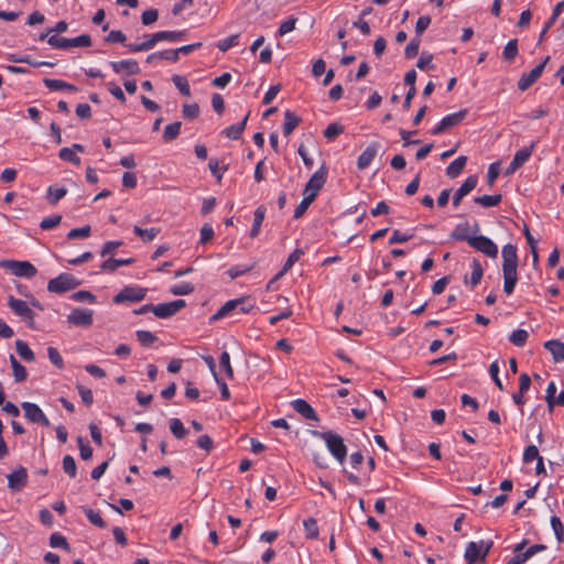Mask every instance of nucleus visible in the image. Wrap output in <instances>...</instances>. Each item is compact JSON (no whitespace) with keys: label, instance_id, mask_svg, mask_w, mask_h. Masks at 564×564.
<instances>
[{"label":"nucleus","instance_id":"obj_14","mask_svg":"<svg viewBox=\"0 0 564 564\" xmlns=\"http://www.w3.org/2000/svg\"><path fill=\"white\" fill-rule=\"evenodd\" d=\"M186 306L184 300H175L154 305L153 314L159 318H170Z\"/></svg>","mask_w":564,"mask_h":564},{"label":"nucleus","instance_id":"obj_17","mask_svg":"<svg viewBox=\"0 0 564 564\" xmlns=\"http://www.w3.org/2000/svg\"><path fill=\"white\" fill-rule=\"evenodd\" d=\"M381 149V144L377 141L371 142L358 156L357 159V167L359 170L367 169L373 159L377 156L378 152Z\"/></svg>","mask_w":564,"mask_h":564},{"label":"nucleus","instance_id":"obj_49","mask_svg":"<svg viewBox=\"0 0 564 564\" xmlns=\"http://www.w3.org/2000/svg\"><path fill=\"white\" fill-rule=\"evenodd\" d=\"M63 469L70 478H75L77 475V467L73 456L66 455L63 458Z\"/></svg>","mask_w":564,"mask_h":564},{"label":"nucleus","instance_id":"obj_4","mask_svg":"<svg viewBox=\"0 0 564 564\" xmlns=\"http://www.w3.org/2000/svg\"><path fill=\"white\" fill-rule=\"evenodd\" d=\"M492 547V541H479L469 542L465 550V560L468 564H475L477 562H485L490 549Z\"/></svg>","mask_w":564,"mask_h":564},{"label":"nucleus","instance_id":"obj_12","mask_svg":"<svg viewBox=\"0 0 564 564\" xmlns=\"http://www.w3.org/2000/svg\"><path fill=\"white\" fill-rule=\"evenodd\" d=\"M467 113V109H462L458 112L445 116L441 122L431 130V133L434 135L441 134L446 130L459 124L466 118Z\"/></svg>","mask_w":564,"mask_h":564},{"label":"nucleus","instance_id":"obj_26","mask_svg":"<svg viewBox=\"0 0 564 564\" xmlns=\"http://www.w3.org/2000/svg\"><path fill=\"white\" fill-rule=\"evenodd\" d=\"M300 122H301L300 117H297L291 110H286L284 112L283 134L285 137H289L294 131V129L299 126Z\"/></svg>","mask_w":564,"mask_h":564},{"label":"nucleus","instance_id":"obj_11","mask_svg":"<svg viewBox=\"0 0 564 564\" xmlns=\"http://www.w3.org/2000/svg\"><path fill=\"white\" fill-rule=\"evenodd\" d=\"M327 171L324 166L317 170L308 180L305 185L303 195L312 196L313 199L317 197L318 192L323 188L326 182Z\"/></svg>","mask_w":564,"mask_h":564},{"label":"nucleus","instance_id":"obj_42","mask_svg":"<svg viewBox=\"0 0 564 564\" xmlns=\"http://www.w3.org/2000/svg\"><path fill=\"white\" fill-rule=\"evenodd\" d=\"M303 250L301 249H295L286 259L282 270L279 272V274L275 276V279H278L279 276L283 275L285 272H288L292 267L293 264L299 261V259L301 258V256L303 254Z\"/></svg>","mask_w":564,"mask_h":564},{"label":"nucleus","instance_id":"obj_48","mask_svg":"<svg viewBox=\"0 0 564 564\" xmlns=\"http://www.w3.org/2000/svg\"><path fill=\"white\" fill-rule=\"evenodd\" d=\"M91 228L89 225L79 227V228H73L68 231L67 238L68 239H83L88 238L90 236Z\"/></svg>","mask_w":564,"mask_h":564},{"label":"nucleus","instance_id":"obj_28","mask_svg":"<svg viewBox=\"0 0 564 564\" xmlns=\"http://www.w3.org/2000/svg\"><path fill=\"white\" fill-rule=\"evenodd\" d=\"M267 208L263 205H260L254 210L253 224L250 230V237L256 238L261 229V225L263 223L265 216Z\"/></svg>","mask_w":564,"mask_h":564},{"label":"nucleus","instance_id":"obj_10","mask_svg":"<svg viewBox=\"0 0 564 564\" xmlns=\"http://www.w3.org/2000/svg\"><path fill=\"white\" fill-rule=\"evenodd\" d=\"M469 246L489 258H497L498 256L497 245L486 236H474L469 240Z\"/></svg>","mask_w":564,"mask_h":564},{"label":"nucleus","instance_id":"obj_59","mask_svg":"<svg viewBox=\"0 0 564 564\" xmlns=\"http://www.w3.org/2000/svg\"><path fill=\"white\" fill-rule=\"evenodd\" d=\"M238 39H239V34L230 35L224 40H220L217 43V47L219 48V51L226 52L229 48H231L232 46H236L238 44Z\"/></svg>","mask_w":564,"mask_h":564},{"label":"nucleus","instance_id":"obj_25","mask_svg":"<svg viewBox=\"0 0 564 564\" xmlns=\"http://www.w3.org/2000/svg\"><path fill=\"white\" fill-rule=\"evenodd\" d=\"M544 347L552 354L555 361L564 360V343L552 339L545 341Z\"/></svg>","mask_w":564,"mask_h":564},{"label":"nucleus","instance_id":"obj_38","mask_svg":"<svg viewBox=\"0 0 564 564\" xmlns=\"http://www.w3.org/2000/svg\"><path fill=\"white\" fill-rule=\"evenodd\" d=\"M170 430L172 434L178 440L184 438L188 433L182 421L177 417H173L170 420Z\"/></svg>","mask_w":564,"mask_h":564},{"label":"nucleus","instance_id":"obj_58","mask_svg":"<svg viewBox=\"0 0 564 564\" xmlns=\"http://www.w3.org/2000/svg\"><path fill=\"white\" fill-rule=\"evenodd\" d=\"M315 199H313L312 196H307V195H304L303 199L301 200V203L296 206L295 210H294V218H300L302 217L305 212L307 210L308 206L314 202Z\"/></svg>","mask_w":564,"mask_h":564},{"label":"nucleus","instance_id":"obj_55","mask_svg":"<svg viewBox=\"0 0 564 564\" xmlns=\"http://www.w3.org/2000/svg\"><path fill=\"white\" fill-rule=\"evenodd\" d=\"M344 127L337 122H333L327 126V128L324 130V137L328 140H333L336 137H338L340 133H343Z\"/></svg>","mask_w":564,"mask_h":564},{"label":"nucleus","instance_id":"obj_21","mask_svg":"<svg viewBox=\"0 0 564 564\" xmlns=\"http://www.w3.org/2000/svg\"><path fill=\"white\" fill-rule=\"evenodd\" d=\"M293 409L306 420L318 421L316 411L303 399H296L292 402Z\"/></svg>","mask_w":564,"mask_h":564},{"label":"nucleus","instance_id":"obj_7","mask_svg":"<svg viewBox=\"0 0 564 564\" xmlns=\"http://www.w3.org/2000/svg\"><path fill=\"white\" fill-rule=\"evenodd\" d=\"M21 408L24 411V416L29 422L45 427L51 425L50 420L37 404L25 401L21 403Z\"/></svg>","mask_w":564,"mask_h":564},{"label":"nucleus","instance_id":"obj_61","mask_svg":"<svg viewBox=\"0 0 564 564\" xmlns=\"http://www.w3.org/2000/svg\"><path fill=\"white\" fill-rule=\"evenodd\" d=\"M219 364H220V367L225 370L227 377L229 379H232L234 378V370H232V367L230 365V356L227 351H223L220 357H219Z\"/></svg>","mask_w":564,"mask_h":564},{"label":"nucleus","instance_id":"obj_23","mask_svg":"<svg viewBox=\"0 0 564 564\" xmlns=\"http://www.w3.org/2000/svg\"><path fill=\"white\" fill-rule=\"evenodd\" d=\"M134 262V259L133 258H128V259H115V258H109L107 260H105L101 264H100V271L101 272H106V273H112L115 272L119 267H122V265H129V264H132Z\"/></svg>","mask_w":564,"mask_h":564},{"label":"nucleus","instance_id":"obj_31","mask_svg":"<svg viewBox=\"0 0 564 564\" xmlns=\"http://www.w3.org/2000/svg\"><path fill=\"white\" fill-rule=\"evenodd\" d=\"M160 41H166L170 43H176L184 40L187 36L186 30L175 31H159Z\"/></svg>","mask_w":564,"mask_h":564},{"label":"nucleus","instance_id":"obj_57","mask_svg":"<svg viewBox=\"0 0 564 564\" xmlns=\"http://www.w3.org/2000/svg\"><path fill=\"white\" fill-rule=\"evenodd\" d=\"M61 215H52L50 217L42 219V221L40 223V227L43 230H50L57 227L61 224Z\"/></svg>","mask_w":564,"mask_h":564},{"label":"nucleus","instance_id":"obj_32","mask_svg":"<svg viewBox=\"0 0 564 564\" xmlns=\"http://www.w3.org/2000/svg\"><path fill=\"white\" fill-rule=\"evenodd\" d=\"M10 364L12 367L14 380L17 382H23L28 377L25 367L21 365L13 355H10Z\"/></svg>","mask_w":564,"mask_h":564},{"label":"nucleus","instance_id":"obj_40","mask_svg":"<svg viewBox=\"0 0 564 564\" xmlns=\"http://www.w3.org/2000/svg\"><path fill=\"white\" fill-rule=\"evenodd\" d=\"M83 511L85 512L88 520L98 528H106L107 524L101 518L100 513L98 511L93 510L91 508L83 507Z\"/></svg>","mask_w":564,"mask_h":564},{"label":"nucleus","instance_id":"obj_44","mask_svg":"<svg viewBox=\"0 0 564 564\" xmlns=\"http://www.w3.org/2000/svg\"><path fill=\"white\" fill-rule=\"evenodd\" d=\"M58 156L61 160L70 162L74 165H79L82 162L80 158L70 148H62L58 152Z\"/></svg>","mask_w":564,"mask_h":564},{"label":"nucleus","instance_id":"obj_8","mask_svg":"<svg viewBox=\"0 0 564 564\" xmlns=\"http://www.w3.org/2000/svg\"><path fill=\"white\" fill-rule=\"evenodd\" d=\"M148 290L141 286H124L115 297L113 303L121 304L123 302H140L144 300Z\"/></svg>","mask_w":564,"mask_h":564},{"label":"nucleus","instance_id":"obj_62","mask_svg":"<svg viewBox=\"0 0 564 564\" xmlns=\"http://www.w3.org/2000/svg\"><path fill=\"white\" fill-rule=\"evenodd\" d=\"M47 356H48V359L51 360V362L54 366H56L58 369H63L64 368L63 358H62L61 354L58 352V350L55 347L50 346L47 348Z\"/></svg>","mask_w":564,"mask_h":564},{"label":"nucleus","instance_id":"obj_19","mask_svg":"<svg viewBox=\"0 0 564 564\" xmlns=\"http://www.w3.org/2000/svg\"><path fill=\"white\" fill-rule=\"evenodd\" d=\"M478 183V178L476 175L468 176L465 182L459 186V188L455 192L453 196V206L458 207L462 199L468 195Z\"/></svg>","mask_w":564,"mask_h":564},{"label":"nucleus","instance_id":"obj_9","mask_svg":"<svg viewBox=\"0 0 564 564\" xmlns=\"http://www.w3.org/2000/svg\"><path fill=\"white\" fill-rule=\"evenodd\" d=\"M8 305L15 315L26 321L30 327H34L35 314L24 301L9 296Z\"/></svg>","mask_w":564,"mask_h":564},{"label":"nucleus","instance_id":"obj_35","mask_svg":"<svg viewBox=\"0 0 564 564\" xmlns=\"http://www.w3.org/2000/svg\"><path fill=\"white\" fill-rule=\"evenodd\" d=\"M535 147V142H532L529 147H524L523 149L517 151L513 156L514 165L519 164L522 166L531 156L533 149Z\"/></svg>","mask_w":564,"mask_h":564},{"label":"nucleus","instance_id":"obj_51","mask_svg":"<svg viewBox=\"0 0 564 564\" xmlns=\"http://www.w3.org/2000/svg\"><path fill=\"white\" fill-rule=\"evenodd\" d=\"M47 43L53 47L57 50H67L69 48V39L59 37L57 35H51L47 37Z\"/></svg>","mask_w":564,"mask_h":564},{"label":"nucleus","instance_id":"obj_46","mask_svg":"<svg viewBox=\"0 0 564 564\" xmlns=\"http://www.w3.org/2000/svg\"><path fill=\"white\" fill-rule=\"evenodd\" d=\"M172 82L183 96H191V88L186 78L181 75H173Z\"/></svg>","mask_w":564,"mask_h":564},{"label":"nucleus","instance_id":"obj_15","mask_svg":"<svg viewBox=\"0 0 564 564\" xmlns=\"http://www.w3.org/2000/svg\"><path fill=\"white\" fill-rule=\"evenodd\" d=\"M94 312L86 308H74L67 316V322L77 327H89L94 322Z\"/></svg>","mask_w":564,"mask_h":564},{"label":"nucleus","instance_id":"obj_1","mask_svg":"<svg viewBox=\"0 0 564 564\" xmlns=\"http://www.w3.org/2000/svg\"><path fill=\"white\" fill-rule=\"evenodd\" d=\"M502 273H503V291L507 295L513 293L518 282V253L514 245L508 243L502 247Z\"/></svg>","mask_w":564,"mask_h":564},{"label":"nucleus","instance_id":"obj_27","mask_svg":"<svg viewBox=\"0 0 564 564\" xmlns=\"http://www.w3.org/2000/svg\"><path fill=\"white\" fill-rule=\"evenodd\" d=\"M467 163V156L460 155L455 159L449 165L446 167V175L451 178L457 177L464 170Z\"/></svg>","mask_w":564,"mask_h":564},{"label":"nucleus","instance_id":"obj_3","mask_svg":"<svg viewBox=\"0 0 564 564\" xmlns=\"http://www.w3.org/2000/svg\"><path fill=\"white\" fill-rule=\"evenodd\" d=\"M254 307V303L249 297H239L227 301L212 317L210 322L219 321L229 316L234 312L241 314L249 313Z\"/></svg>","mask_w":564,"mask_h":564},{"label":"nucleus","instance_id":"obj_45","mask_svg":"<svg viewBox=\"0 0 564 564\" xmlns=\"http://www.w3.org/2000/svg\"><path fill=\"white\" fill-rule=\"evenodd\" d=\"M529 333L524 329L513 330L509 337V340L517 347H522L527 343Z\"/></svg>","mask_w":564,"mask_h":564},{"label":"nucleus","instance_id":"obj_24","mask_svg":"<svg viewBox=\"0 0 564 564\" xmlns=\"http://www.w3.org/2000/svg\"><path fill=\"white\" fill-rule=\"evenodd\" d=\"M248 115L241 120V122L231 124L223 130V134L226 135L230 140H238L242 132L246 129V124L248 121Z\"/></svg>","mask_w":564,"mask_h":564},{"label":"nucleus","instance_id":"obj_16","mask_svg":"<svg viewBox=\"0 0 564 564\" xmlns=\"http://www.w3.org/2000/svg\"><path fill=\"white\" fill-rule=\"evenodd\" d=\"M480 227L478 223H475L474 227L470 228V225L465 221L456 225V227L451 232L449 237L457 241H466L469 245V240L474 238L471 234L479 232Z\"/></svg>","mask_w":564,"mask_h":564},{"label":"nucleus","instance_id":"obj_64","mask_svg":"<svg viewBox=\"0 0 564 564\" xmlns=\"http://www.w3.org/2000/svg\"><path fill=\"white\" fill-rule=\"evenodd\" d=\"M127 40L126 34L120 30H112L109 32V34L105 37L106 43H121L124 44Z\"/></svg>","mask_w":564,"mask_h":564},{"label":"nucleus","instance_id":"obj_53","mask_svg":"<svg viewBox=\"0 0 564 564\" xmlns=\"http://www.w3.org/2000/svg\"><path fill=\"white\" fill-rule=\"evenodd\" d=\"M551 525L558 542L564 541V525L561 519L556 516L551 518Z\"/></svg>","mask_w":564,"mask_h":564},{"label":"nucleus","instance_id":"obj_39","mask_svg":"<svg viewBox=\"0 0 564 564\" xmlns=\"http://www.w3.org/2000/svg\"><path fill=\"white\" fill-rule=\"evenodd\" d=\"M66 194L67 189L65 187L50 186L47 189L46 199L51 205H55Z\"/></svg>","mask_w":564,"mask_h":564},{"label":"nucleus","instance_id":"obj_30","mask_svg":"<svg viewBox=\"0 0 564 564\" xmlns=\"http://www.w3.org/2000/svg\"><path fill=\"white\" fill-rule=\"evenodd\" d=\"M528 540H522L513 547V556L506 564H524L528 561V557L523 551L527 546Z\"/></svg>","mask_w":564,"mask_h":564},{"label":"nucleus","instance_id":"obj_22","mask_svg":"<svg viewBox=\"0 0 564 564\" xmlns=\"http://www.w3.org/2000/svg\"><path fill=\"white\" fill-rule=\"evenodd\" d=\"M145 37H147V40L142 43H138V44L130 43V44H126V46L128 47V50L131 53H138V52L149 51L152 47H154V45L158 42H160L159 32L147 35Z\"/></svg>","mask_w":564,"mask_h":564},{"label":"nucleus","instance_id":"obj_52","mask_svg":"<svg viewBox=\"0 0 564 564\" xmlns=\"http://www.w3.org/2000/svg\"><path fill=\"white\" fill-rule=\"evenodd\" d=\"M74 301L77 302H88L90 304L96 303V296L90 292L86 290H80L72 294L70 296Z\"/></svg>","mask_w":564,"mask_h":564},{"label":"nucleus","instance_id":"obj_56","mask_svg":"<svg viewBox=\"0 0 564 564\" xmlns=\"http://www.w3.org/2000/svg\"><path fill=\"white\" fill-rule=\"evenodd\" d=\"M421 39L413 37L410 43L405 46L404 55L406 58H413L419 54Z\"/></svg>","mask_w":564,"mask_h":564},{"label":"nucleus","instance_id":"obj_43","mask_svg":"<svg viewBox=\"0 0 564 564\" xmlns=\"http://www.w3.org/2000/svg\"><path fill=\"white\" fill-rule=\"evenodd\" d=\"M135 336L143 347L151 346L158 339V337L150 330H137Z\"/></svg>","mask_w":564,"mask_h":564},{"label":"nucleus","instance_id":"obj_5","mask_svg":"<svg viewBox=\"0 0 564 564\" xmlns=\"http://www.w3.org/2000/svg\"><path fill=\"white\" fill-rule=\"evenodd\" d=\"M82 282L73 274L61 273L56 278L51 279L47 283V290L52 293L62 294L79 286Z\"/></svg>","mask_w":564,"mask_h":564},{"label":"nucleus","instance_id":"obj_6","mask_svg":"<svg viewBox=\"0 0 564 564\" xmlns=\"http://www.w3.org/2000/svg\"><path fill=\"white\" fill-rule=\"evenodd\" d=\"M2 269L9 270L15 276L31 279L36 275V268L29 261L2 260L0 262Z\"/></svg>","mask_w":564,"mask_h":564},{"label":"nucleus","instance_id":"obj_29","mask_svg":"<svg viewBox=\"0 0 564 564\" xmlns=\"http://www.w3.org/2000/svg\"><path fill=\"white\" fill-rule=\"evenodd\" d=\"M471 267H473V271L470 274V279L468 281L467 276H465V282L469 283L471 288H475L480 283L482 274H484V270H482L480 261L476 258L473 259Z\"/></svg>","mask_w":564,"mask_h":564},{"label":"nucleus","instance_id":"obj_54","mask_svg":"<svg viewBox=\"0 0 564 564\" xmlns=\"http://www.w3.org/2000/svg\"><path fill=\"white\" fill-rule=\"evenodd\" d=\"M80 458L84 460H88L93 457V448L91 446L85 442L84 437L78 436L77 437Z\"/></svg>","mask_w":564,"mask_h":564},{"label":"nucleus","instance_id":"obj_36","mask_svg":"<svg viewBox=\"0 0 564 564\" xmlns=\"http://www.w3.org/2000/svg\"><path fill=\"white\" fill-rule=\"evenodd\" d=\"M181 127H182V122H180V121L167 124L163 132V140L165 142H171V141L175 140L181 132Z\"/></svg>","mask_w":564,"mask_h":564},{"label":"nucleus","instance_id":"obj_60","mask_svg":"<svg viewBox=\"0 0 564 564\" xmlns=\"http://www.w3.org/2000/svg\"><path fill=\"white\" fill-rule=\"evenodd\" d=\"M69 47H88L91 45V37L88 34H80L74 39H69Z\"/></svg>","mask_w":564,"mask_h":564},{"label":"nucleus","instance_id":"obj_50","mask_svg":"<svg viewBox=\"0 0 564 564\" xmlns=\"http://www.w3.org/2000/svg\"><path fill=\"white\" fill-rule=\"evenodd\" d=\"M194 291V285L189 282H182L180 284L173 285L170 289V292L173 295H188Z\"/></svg>","mask_w":564,"mask_h":564},{"label":"nucleus","instance_id":"obj_37","mask_svg":"<svg viewBox=\"0 0 564 564\" xmlns=\"http://www.w3.org/2000/svg\"><path fill=\"white\" fill-rule=\"evenodd\" d=\"M15 348L19 356L25 361H33L35 356L28 344L21 339L15 341Z\"/></svg>","mask_w":564,"mask_h":564},{"label":"nucleus","instance_id":"obj_20","mask_svg":"<svg viewBox=\"0 0 564 564\" xmlns=\"http://www.w3.org/2000/svg\"><path fill=\"white\" fill-rule=\"evenodd\" d=\"M28 482V473L24 467H19L17 470L8 475V487L12 491H20Z\"/></svg>","mask_w":564,"mask_h":564},{"label":"nucleus","instance_id":"obj_33","mask_svg":"<svg viewBox=\"0 0 564 564\" xmlns=\"http://www.w3.org/2000/svg\"><path fill=\"white\" fill-rule=\"evenodd\" d=\"M133 232L144 242H149L152 241L158 236V234L160 232V228L152 227L149 229H143L138 225H134Z\"/></svg>","mask_w":564,"mask_h":564},{"label":"nucleus","instance_id":"obj_18","mask_svg":"<svg viewBox=\"0 0 564 564\" xmlns=\"http://www.w3.org/2000/svg\"><path fill=\"white\" fill-rule=\"evenodd\" d=\"M109 65L116 74L138 75L141 72L135 59L110 62Z\"/></svg>","mask_w":564,"mask_h":564},{"label":"nucleus","instance_id":"obj_2","mask_svg":"<svg viewBox=\"0 0 564 564\" xmlns=\"http://www.w3.org/2000/svg\"><path fill=\"white\" fill-rule=\"evenodd\" d=\"M311 434L315 437L324 440L327 449L339 464H343L346 460L347 447L341 436L333 431L319 432L313 430L311 431Z\"/></svg>","mask_w":564,"mask_h":564},{"label":"nucleus","instance_id":"obj_63","mask_svg":"<svg viewBox=\"0 0 564 564\" xmlns=\"http://www.w3.org/2000/svg\"><path fill=\"white\" fill-rule=\"evenodd\" d=\"M50 545L52 547H63L65 550L68 549V542H67L66 538L57 532L51 534Z\"/></svg>","mask_w":564,"mask_h":564},{"label":"nucleus","instance_id":"obj_47","mask_svg":"<svg viewBox=\"0 0 564 564\" xmlns=\"http://www.w3.org/2000/svg\"><path fill=\"white\" fill-rule=\"evenodd\" d=\"M307 539H316L318 536V525L314 518H308L303 522Z\"/></svg>","mask_w":564,"mask_h":564},{"label":"nucleus","instance_id":"obj_41","mask_svg":"<svg viewBox=\"0 0 564 564\" xmlns=\"http://www.w3.org/2000/svg\"><path fill=\"white\" fill-rule=\"evenodd\" d=\"M503 58L508 62H512L518 55V40H510L502 52Z\"/></svg>","mask_w":564,"mask_h":564},{"label":"nucleus","instance_id":"obj_13","mask_svg":"<svg viewBox=\"0 0 564 564\" xmlns=\"http://www.w3.org/2000/svg\"><path fill=\"white\" fill-rule=\"evenodd\" d=\"M549 61H550V56H546L540 64H538L529 73L522 74L518 80V88L521 91H524L528 88H530L540 78V76L542 75L543 69Z\"/></svg>","mask_w":564,"mask_h":564},{"label":"nucleus","instance_id":"obj_34","mask_svg":"<svg viewBox=\"0 0 564 564\" xmlns=\"http://www.w3.org/2000/svg\"><path fill=\"white\" fill-rule=\"evenodd\" d=\"M502 199L501 194L496 195H484L474 198V202L482 207L489 208L500 204Z\"/></svg>","mask_w":564,"mask_h":564}]
</instances>
